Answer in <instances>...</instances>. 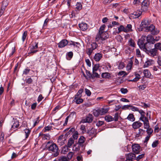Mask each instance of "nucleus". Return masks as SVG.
Wrapping results in <instances>:
<instances>
[{
    "instance_id": "nucleus-1",
    "label": "nucleus",
    "mask_w": 161,
    "mask_h": 161,
    "mask_svg": "<svg viewBox=\"0 0 161 161\" xmlns=\"http://www.w3.org/2000/svg\"><path fill=\"white\" fill-rule=\"evenodd\" d=\"M98 47V45L96 42H92L91 44L87 45L86 47V53L90 57L93 51L95 50Z\"/></svg>"
},
{
    "instance_id": "nucleus-2",
    "label": "nucleus",
    "mask_w": 161,
    "mask_h": 161,
    "mask_svg": "<svg viewBox=\"0 0 161 161\" xmlns=\"http://www.w3.org/2000/svg\"><path fill=\"white\" fill-rule=\"evenodd\" d=\"M141 114L140 120L143 122L144 125V128H147L148 127L149 122L147 118L145 116V112L142 110H141L139 112Z\"/></svg>"
},
{
    "instance_id": "nucleus-3",
    "label": "nucleus",
    "mask_w": 161,
    "mask_h": 161,
    "mask_svg": "<svg viewBox=\"0 0 161 161\" xmlns=\"http://www.w3.org/2000/svg\"><path fill=\"white\" fill-rule=\"evenodd\" d=\"M147 31H149L151 34L153 35H155L158 34L159 32V31L153 24H151L147 27L146 30Z\"/></svg>"
},
{
    "instance_id": "nucleus-4",
    "label": "nucleus",
    "mask_w": 161,
    "mask_h": 161,
    "mask_svg": "<svg viewBox=\"0 0 161 161\" xmlns=\"http://www.w3.org/2000/svg\"><path fill=\"white\" fill-rule=\"evenodd\" d=\"M147 43L145 42V39L143 37L141 38L139 40L137 44L140 48L143 51L147 48Z\"/></svg>"
},
{
    "instance_id": "nucleus-5",
    "label": "nucleus",
    "mask_w": 161,
    "mask_h": 161,
    "mask_svg": "<svg viewBox=\"0 0 161 161\" xmlns=\"http://www.w3.org/2000/svg\"><path fill=\"white\" fill-rule=\"evenodd\" d=\"M48 150L52 152H55V153L54 155L57 156L58 155V148L56 145L54 143L52 144L48 147Z\"/></svg>"
},
{
    "instance_id": "nucleus-6",
    "label": "nucleus",
    "mask_w": 161,
    "mask_h": 161,
    "mask_svg": "<svg viewBox=\"0 0 161 161\" xmlns=\"http://www.w3.org/2000/svg\"><path fill=\"white\" fill-rule=\"evenodd\" d=\"M150 5L148 0H144L142 3L141 10L143 11L148 10Z\"/></svg>"
},
{
    "instance_id": "nucleus-7",
    "label": "nucleus",
    "mask_w": 161,
    "mask_h": 161,
    "mask_svg": "<svg viewBox=\"0 0 161 161\" xmlns=\"http://www.w3.org/2000/svg\"><path fill=\"white\" fill-rule=\"evenodd\" d=\"M144 51L152 57H154L157 55V51L154 48L150 49L149 48L147 47Z\"/></svg>"
},
{
    "instance_id": "nucleus-8",
    "label": "nucleus",
    "mask_w": 161,
    "mask_h": 161,
    "mask_svg": "<svg viewBox=\"0 0 161 161\" xmlns=\"http://www.w3.org/2000/svg\"><path fill=\"white\" fill-rule=\"evenodd\" d=\"M93 119V117L92 115L91 114H89L85 118L82 119L80 122L81 123H90L92 122Z\"/></svg>"
},
{
    "instance_id": "nucleus-9",
    "label": "nucleus",
    "mask_w": 161,
    "mask_h": 161,
    "mask_svg": "<svg viewBox=\"0 0 161 161\" xmlns=\"http://www.w3.org/2000/svg\"><path fill=\"white\" fill-rule=\"evenodd\" d=\"M100 35V36H99L98 37L99 38V39H97V36H96L95 39L96 41L98 42L100 40L103 41L108 37V34L107 32L102 33V34H101Z\"/></svg>"
},
{
    "instance_id": "nucleus-10",
    "label": "nucleus",
    "mask_w": 161,
    "mask_h": 161,
    "mask_svg": "<svg viewBox=\"0 0 161 161\" xmlns=\"http://www.w3.org/2000/svg\"><path fill=\"white\" fill-rule=\"evenodd\" d=\"M147 41L148 43H149V45L150 46L155 43V41H157L158 40L154 38L151 35L149 34L146 37Z\"/></svg>"
},
{
    "instance_id": "nucleus-11",
    "label": "nucleus",
    "mask_w": 161,
    "mask_h": 161,
    "mask_svg": "<svg viewBox=\"0 0 161 161\" xmlns=\"http://www.w3.org/2000/svg\"><path fill=\"white\" fill-rule=\"evenodd\" d=\"M150 22L148 19H143L142 20L140 25V26L142 28H146V30L147 29V27H148V25H150Z\"/></svg>"
},
{
    "instance_id": "nucleus-12",
    "label": "nucleus",
    "mask_w": 161,
    "mask_h": 161,
    "mask_svg": "<svg viewBox=\"0 0 161 161\" xmlns=\"http://www.w3.org/2000/svg\"><path fill=\"white\" fill-rule=\"evenodd\" d=\"M133 152L135 153L138 154L140 151V146L138 144H134L132 146Z\"/></svg>"
},
{
    "instance_id": "nucleus-13",
    "label": "nucleus",
    "mask_w": 161,
    "mask_h": 161,
    "mask_svg": "<svg viewBox=\"0 0 161 161\" xmlns=\"http://www.w3.org/2000/svg\"><path fill=\"white\" fill-rule=\"evenodd\" d=\"M115 29V31H114L113 32V34L114 35H116L117 34H119L120 32L123 31L125 32V27L123 25H120L119 27H118V31H117L116 28H114Z\"/></svg>"
},
{
    "instance_id": "nucleus-14",
    "label": "nucleus",
    "mask_w": 161,
    "mask_h": 161,
    "mask_svg": "<svg viewBox=\"0 0 161 161\" xmlns=\"http://www.w3.org/2000/svg\"><path fill=\"white\" fill-rule=\"evenodd\" d=\"M38 48V43H35V45H32L30 47V52L28 53V54L33 53H36L37 50H35Z\"/></svg>"
},
{
    "instance_id": "nucleus-15",
    "label": "nucleus",
    "mask_w": 161,
    "mask_h": 161,
    "mask_svg": "<svg viewBox=\"0 0 161 161\" xmlns=\"http://www.w3.org/2000/svg\"><path fill=\"white\" fill-rule=\"evenodd\" d=\"M68 44V41L66 39H63L60 41L58 44V47L59 48H63L66 46Z\"/></svg>"
},
{
    "instance_id": "nucleus-16",
    "label": "nucleus",
    "mask_w": 161,
    "mask_h": 161,
    "mask_svg": "<svg viewBox=\"0 0 161 161\" xmlns=\"http://www.w3.org/2000/svg\"><path fill=\"white\" fill-rule=\"evenodd\" d=\"M143 74L145 77L147 78L152 79L153 78V76L151 75L150 71L148 69H145L143 71Z\"/></svg>"
},
{
    "instance_id": "nucleus-17",
    "label": "nucleus",
    "mask_w": 161,
    "mask_h": 161,
    "mask_svg": "<svg viewBox=\"0 0 161 161\" xmlns=\"http://www.w3.org/2000/svg\"><path fill=\"white\" fill-rule=\"evenodd\" d=\"M142 13V11L139 10L134 12L131 14L133 15L132 17L134 18H137L141 16Z\"/></svg>"
},
{
    "instance_id": "nucleus-18",
    "label": "nucleus",
    "mask_w": 161,
    "mask_h": 161,
    "mask_svg": "<svg viewBox=\"0 0 161 161\" xmlns=\"http://www.w3.org/2000/svg\"><path fill=\"white\" fill-rule=\"evenodd\" d=\"M105 27L106 26L105 25H103L100 27L98 34L97 35V39H99V38L98 37L100 36V35L101 34L106 32V31H105Z\"/></svg>"
},
{
    "instance_id": "nucleus-19",
    "label": "nucleus",
    "mask_w": 161,
    "mask_h": 161,
    "mask_svg": "<svg viewBox=\"0 0 161 161\" xmlns=\"http://www.w3.org/2000/svg\"><path fill=\"white\" fill-rule=\"evenodd\" d=\"M79 26L80 29L82 31H85L87 30L88 28L87 25L84 22L79 24Z\"/></svg>"
},
{
    "instance_id": "nucleus-20",
    "label": "nucleus",
    "mask_w": 161,
    "mask_h": 161,
    "mask_svg": "<svg viewBox=\"0 0 161 161\" xmlns=\"http://www.w3.org/2000/svg\"><path fill=\"white\" fill-rule=\"evenodd\" d=\"M133 58V57H132L130 58V60H129L128 62V63L126 66V70L127 71L130 70L132 68L133 64V62L131 59Z\"/></svg>"
},
{
    "instance_id": "nucleus-21",
    "label": "nucleus",
    "mask_w": 161,
    "mask_h": 161,
    "mask_svg": "<svg viewBox=\"0 0 161 161\" xmlns=\"http://www.w3.org/2000/svg\"><path fill=\"white\" fill-rule=\"evenodd\" d=\"M142 125V124L138 121L133 122L132 125V126L134 129H137L141 126Z\"/></svg>"
},
{
    "instance_id": "nucleus-22",
    "label": "nucleus",
    "mask_w": 161,
    "mask_h": 161,
    "mask_svg": "<svg viewBox=\"0 0 161 161\" xmlns=\"http://www.w3.org/2000/svg\"><path fill=\"white\" fill-rule=\"evenodd\" d=\"M154 63V61L153 60L149 59L145 62L144 65V67H148L149 66H151V65L153 64Z\"/></svg>"
},
{
    "instance_id": "nucleus-23",
    "label": "nucleus",
    "mask_w": 161,
    "mask_h": 161,
    "mask_svg": "<svg viewBox=\"0 0 161 161\" xmlns=\"http://www.w3.org/2000/svg\"><path fill=\"white\" fill-rule=\"evenodd\" d=\"M102 56L103 55L101 53H96L94 56V59L96 61H99L102 58Z\"/></svg>"
},
{
    "instance_id": "nucleus-24",
    "label": "nucleus",
    "mask_w": 161,
    "mask_h": 161,
    "mask_svg": "<svg viewBox=\"0 0 161 161\" xmlns=\"http://www.w3.org/2000/svg\"><path fill=\"white\" fill-rule=\"evenodd\" d=\"M136 158V155L132 153H129L126 154V158L128 160H132Z\"/></svg>"
},
{
    "instance_id": "nucleus-25",
    "label": "nucleus",
    "mask_w": 161,
    "mask_h": 161,
    "mask_svg": "<svg viewBox=\"0 0 161 161\" xmlns=\"http://www.w3.org/2000/svg\"><path fill=\"white\" fill-rule=\"evenodd\" d=\"M109 109V108H103L101 109H99L100 114L101 115L104 114L108 112Z\"/></svg>"
},
{
    "instance_id": "nucleus-26",
    "label": "nucleus",
    "mask_w": 161,
    "mask_h": 161,
    "mask_svg": "<svg viewBox=\"0 0 161 161\" xmlns=\"http://www.w3.org/2000/svg\"><path fill=\"white\" fill-rule=\"evenodd\" d=\"M111 73L108 72L103 73L101 74V76L103 78L110 79L111 78Z\"/></svg>"
},
{
    "instance_id": "nucleus-27",
    "label": "nucleus",
    "mask_w": 161,
    "mask_h": 161,
    "mask_svg": "<svg viewBox=\"0 0 161 161\" xmlns=\"http://www.w3.org/2000/svg\"><path fill=\"white\" fill-rule=\"evenodd\" d=\"M83 89H80L75 95V99L81 97H82V93L83 92Z\"/></svg>"
},
{
    "instance_id": "nucleus-28",
    "label": "nucleus",
    "mask_w": 161,
    "mask_h": 161,
    "mask_svg": "<svg viewBox=\"0 0 161 161\" xmlns=\"http://www.w3.org/2000/svg\"><path fill=\"white\" fill-rule=\"evenodd\" d=\"M85 140L86 139L84 136H81L79 139L78 143L80 146H81L84 143Z\"/></svg>"
},
{
    "instance_id": "nucleus-29",
    "label": "nucleus",
    "mask_w": 161,
    "mask_h": 161,
    "mask_svg": "<svg viewBox=\"0 0 161 161\" xmlns=\"http://www.w3.org/2000/svg\"><path fill=\"white\" fill-rule=\"evenodd\" d=\"M135 77L132 80H130L129 81L136 82L139 80L140 77V75L138 74H137L136 72H135Z\"/></svg>"
},
{
    "instance_id": "nucleus-30",
    "label": "nucleus",
    "mask_w": 161,
    "mask_h": 161,
    "mask_svg": "<svg viewBox=\"0 0 161 161\" xmlns=\"http://www.w3.org/2000/svg\"><path fill=\"white\" fill-rule=\"evenodd\" d=\"M126 119L129 120L131 122L134 121L135 120V118L134 115L131 114H129Z\"/></svg>"
},
{
    "instance_id": "nucleus-31",
    "label": "nucleus",
    "mask_w": 161,
    "mask_h": 161,
    "mask_svg": "<svg viewBox=\"0 0 161 161\" xmlns=\"http://www.w3.org/2000/svg\"><path fill=\"white\" fill-rule=\"evenodd\" d=\"M132 25L130 24H128L125 27V32H129L132 31Z\"/></svg>"
},
{
    "instance_id": "nucleus-32",
    "label": "nucleus",
    "mask_w": 161,
    "mask_h": 161,
    "mask_svg": "<svg viewBox=\"0 0 161 161\" xmlns=\"http://www.w3.org/2000/svg\"><path fill=\"white\" fill-rule=\"evenodd\" d=\"M105 120L108 122H109L114 120V118L111 116L108 115L105 116Z\"/></svg>"
},
{
    "instance_id": "nucleus-33",
    "label": "nucleus",
    "mask_w": 161,
    "mask_h": 161,
    "mask_svg": "<svg viewBox=\"0 0 161 161\" xmlns=\"http://www.w3.org/2000/svg\"><path fill=\"white\" fill-rule=\"evenodd\" d=\"M19 125V121L16 119H14V123L13 125L12 126L13 128H18Z\"/></svg>"
},
{
    "instance_id": "nucleus-34",
    "label": "nucleus",
    "mask_w": 161,
    "mask_h": 161,
    "mask_svg": "<svg viewBox=\"0 0 161 161\" xmlns=\"http://www.w3.org/2000/svg\"><path fill=\"white\" fill-rule=\"evenodd\" d=\"M74 141L72 137L69 138L68 141L67 146L69 147H70L74 143Z\"/></svg>"
},
{
    "instance_id": "nucleus-35",
    "label": "nucleus",
    "mask_w": 161,
    "mask_h": 161,
    "mask_svg": "<svg viewBox=\"0 0 161 161\" xmlns=\"http://www.w3.org/2000/svg\"><path fill=\"white\" fill-rule=\"evenodd\" d=\"M128 43L130 46L132 47H135L136 45L134 41L131 38H130L129 40Z\"/></svg>"
},
{
    "instance_id": "nucleus-36",
    "label": "nucleus",
    "mask_w": 161,
    "mask_h": 161,
    "mask_svg": "<svg viewBox=\"0 0 161 161\" xmlns=\"http://www.w3.org/2000/svg\"><path fill=\"white\" fill-rule=\"evenodd\" d=\"M73 56V53L72 52H68L66 53V57L68 60H70Z\"/></svg>"
},
{
    "instance_id": "nucleus-37",
    "label": "nucleus",
    "mask_w": 161,
    "mask_h": 161,
    "mask_svg": "<svg viewBox=\"0 0 161 161\" xmlns=\"http://www.w3.org/2000/svg\"><path fill=\"white\" fill-rule=\"evenodd\" d=\"M144 128L147 129L146 132L148 134V135L151 136L153 132V130L151 128H150L149 124L148 125V127L147 128Z\"/></svg>"
},
{
    "instance_id": "nucleus-38",
    "label": "nucleus",
    "mask_w": 161,
    "mask_h": 161,
    "mask_svg": "<svg viewBox=\"0 0 161 161\" xmlns=\"http://www.w3.org/2000/svg\"><path fill=\"white\" fill-rule=\"evenodd\" d=\"M24 132L25 135V139L27 138L30 135L31 130L29 129H25L24 130Z\"/></svg>"
},
{
    "instance_id": "nucleus-39",
    "label": "nucleus",
    "mask_w": 161,
    "mask_h": 161,
    "mask_svg": "<svg viewBox=\"0 0 161 161\" xmlns=\"http://www.w3.org/2000/svg\"><path fill=\"white\" fill-rule=\"evenodd\" d=\"M82 5L80 3L77 2L75 5V9L78 11H79L82 8Z\"/></svg>"
},
{
    "instance_id": "nucleus-40",
    "label": "nucleus",
    "mask_w": 161,
    "mask_h": 161,
    "mask_svg": "<svg viewBox=\"0 0 161 161\" xmlns=\"http://www.w3.org/2000/svg\"><path fill=\"white\" fill-rule=\"evenodd\" d=\"M27 33V31H25L23 33L22 36V40L23 42H24L25 41L26 38Z\"/></svg>"
},
{
    "instance_id": "nucleus-41",
    "label": "nucleus",
    "mask_w": 161,
    "mask_h": 161,
    "mask_svg": "<svg viewBox=\"0 0 161 161\" xmlns=\"http://www.w3.org/2000/svg\"><path fill=\"white\" fill-rule=\"evenodd\" d=\"M93 114L96 117H98L100 114L99 109L98 110L94 109L93 110Z\"/></svg>"
},
{
    "instance_id": "nucleus-42",
    "label": "nucleus",
    "mask_w": 161,
    "mask_h": 161,
    "mask_svg": "<svg viewBox=\"0 0 161 161\" xmlns=\"http://www.w3.org/2000/svg\"><path fill=\"white\" fill-rule=\"evenodd\" d=\"M52 128V126H51L48 125L45 127L42 131L43 132H45L47 131H49Z\"/></svg>"
},
{
    "instance_id": "nucleus-43",
    "label": "nucleus",
    "mask_w": 161,
    "mask_h": 161,
    "mask_svg": "<svg viewBox=\"0 0 161 161\" xmlns=\"http://www.w3.org/2000/svg\"><path fill=\"white\" fill-rule=\"evenodd\" d=\"M125 67V64L122 62H119L118 69H123Z\"/></svg>"
},
{
    "instance_id": "nucleus-44",
    "label": "nucleus",
    "mask_w": 161,
    "mask_h": 161,
    "mask_svg": "<svg viewBox=\"0 0 161 161\" xmlns=\"http://www.w3.org/2000/svg\"><path fill=\"white\" fill-rule=\"evenodd\" d=\"M95 77L99 78L100 75L96 72H92V74L91 75V78L94 79Z\"/></svg>"
},
{
    "instance_id": "nucleus-45",
    "label": "nucleus",
    "mask_w": 161,
    "mask_h": 161,
    "mask_svg": "<svg viewBox=\"0 0 161 161\" xmlns=\"http://www.w3.org/2000/svg\"><path fill=\"white\" fill-rule=\"evenodd\" d=\"M78 133L77 131H76L73 134L72 136V138L74 140H76L78 137Z\"/></svg>"
},
{
    "instance_id": "nucleus-46",
    "label": "nucleus",
    "mask_w": 161,
    "mask_h": 161,
    "mask_svg": "<svg viewBox=\"0 0 161 161\" xmlns=\"http://www.w3.org/2000/svg\"><path fill=\"white\" fill-rule=\"evenodd\" d=\"M75 103L77 104H80L83 102V100L80 97H79L78 98H76V99H75Z\"/></svg>"
},
{
    "instance_id": "nucleus-47",
    "label": "nucleus",
    "mask_w": 161,
    "mask_h": 161,
    "mask_svg": "<svg viewBox=\"0 0 161 161\" xmlns=\"http://www.w3.org/2000/svg\"><path fill=\"white\" fill-rule=\"evenodd\" d=\"M130 109L133 111H138L139 112L140 110L139 109V108L133 106L132 105H131Z\"/></svg>"
},
{
    "instance_id": "nucleus-48",
    "label": "nucleus",
    "mask_w": 161,
    "mask_h": 161,
    "mask_svg": "<svg viewBox=\"0 0 161 161\" xmlns=\"http://www.w3.org/2000/svg\"><path fill=\"white\" fill-rule=\"evenodd\" d=\"M69 147L67 146H64L63 147L62 150V153L64 154H65L69 151Z\"/></svg>"
},
{
    "instance_id": "nucleus-49",
    "label": "nucleus",
    "mask_w": 161,
    "mask_h": 161,
    "mask_svg": "<svg viewBox=\"0 0 161 161\" xmlns=\"http://www.w3.org/2000/svg\"><path fill=\"white\" fill-rule=\"evenodd\" d=\"M161 45V43H156L154 45L155 47L154 49L157 51L158 49H159Z\"/></svg>"
},
{
    "instance_id": "nucleus-50",
    "label": "nucleus",
    "mask_w": 161,
    "mask_h": 161,
    "mask_svg": "<svg viewBox=\"0 0 161 161\" xmlns=\"http://www.w3.org/2000/svg\"><path fill=\"white\" fill-rule=\"evenodd\" d=\"M99 67V64L95 65L92 68V72H95L97 71L98 70Z\"/></svg>"
},
{
    "instance_id": "nucleus-51",
    "label": "nucleus",
    "mask_w": 161,
    "mask_h": 161,
    "mask_svg": "<svg viewBox=\"0 0 161 161\" xmlns=\"http://www.w3.org/2000/svg\"><path fill=\"white\" fill-rule=\"evenodd\" d=\"M130 105H125L122 107V109L124 110L130 109Z\"/></svg>"
},
{
    "instance_id": "nucleus-52",
    "label": "nucleus",
    "mask_w": 161,
    "mask_h": 161,
    "mask_svg": "<svg viewBox=\"0 0 161 161\" xmlns=\"http://www.w3.org/2000/svg\"><path fill=\"white\" fill-rule=\"evenodd\" d=\"M95 131L94 129H92L91 130H89L87 132V133L89 135L95 136L94 132Z\"/></svg>"
},
{
    "instance_id": "nucleus-53",
    "label": "nucleus",
    "mask_w": 161,
    "mask_h": 161,
    "mask_svg": "<svg viewBox=\"0 0 161 161\" xmlns=\"http://www.w3.org/2000/svg\"><path fill=\"white\" fill-rule=\"evenodd\" d=\"M59 161H69L67 157H61L59 159Z\"/></svg>"
},
{
    "instance_id": "nucleus-54",
    "label": "nucleus",
    "mask_w": 161,
    "mask_h": 161,
    "mask_svg": "<svg viewBox=\"0 0 161 161\" xmlns=\"http://www.w3.org/2000/svg\"><path fill=\"white\" fill-rule=\"evenodd\" d=\"M158 144V140L156 141L153 142L152 144V147L153 148L155 147Z\"/></svg>"
},
{
    "instance_id": "nucleus-55",
    "label": "nucleus",
    "mask_w": 161,
    "mask_h": 161,
    "mask_svg": "<svg viewBox=\"0 0 161 161\" xmlns=\"http://www.w3.org/2000/svg\"><path fill=\"white\" fill-rule=\"evenodd\" d=\"M74 154L73 153L69 152L67 155L68 158L69 160L70 159H71L72 158Z\"/></svg>"
},
{
    "instance_id": "nucleus-56",
    "label": "nucleus",
    "mask_w": 161,
    "mask_h": 161,
    "mask_svg": "<svg viewBox=\"0 0 161 161\" xmlns=\"http://www.w3.org/2000/svg\"><path fill=\"white\" fill-rule=\"evenodd\" d=\"M49 21V19H48V18H47L44 21V24L43 25V28H46L47 26V23Z\"/></svg>"
},
{
    "instance_id": "nucleus-57",
    "label": "nucleus",
    "mask_w": 161,
    "mask_h": 161,
    "mask_svg": "<svg viewBox=\"0 0 161 161\" xmlns=\"http://www.w3.org/2000/svg\"><path fill=\"white\" fill-rule=\"evenodd\" d=\"M120 91L123 94H125L128 92V90L126 88H122Z\"/></svg>"
},
{
    "instance_id": "nucleus-58",
    "label": "nucleus",
    "mask_w": 161,
    "mask_h": 161,
    "mask_svg": "<svg viewBox=\"0 0 161 161\" xmlns=\"http://www.w3.org/2000/svg\"><path fill=\"white\" fill-rule=\"evenodd\" d=\"M30 70V69L27 68L24 69L23 72V74L24 75H26L29 73Z\"/></svg>"
},
{
    "instance_id": "nucleus-59",
    "label": "nucleus",
    "mask_w": 161,
    "mask_h": 161,
    "mask_svg": "<svg viewBox=\"0 0 161 161\" xmlns=\"http://www.w3.org/2000/svg\"><path fill=\"white\" fill-rule=\"evenodd\" d=\"M136 55L137 57H139L141 56L140 51L139 49H136Z\"/></svg>"
},
{
    "instance_id": "nucleus-60",
    "label": "nucleus",
    "mask_w": 161,
    "mask_h": 161,
    "mask_svg": "<svg viewBox=\"0 0 161 161\" xmlns=\"http://www.w3.org/2000/svg\"><path fill=\"white\" fill-rule=\"evenodd\" d=\"M104 124L103 121L99 120L98 122L96 124V125L98 127H99L103 125Z\"/></svg>"
},
{
    "instance_id": "nucleus-61",
    "label": "nucleus",
    "mask_w": 161,
    "mask_h": 161,
    "mask_svg": "<svg viewBox=\"0 0 161 161\" xmlns=\"http://www.w3.org/2000/svg\"><path fill=\"white\" fill-rule=\"evenodd\" d=\"M86 94L88 96H90L91 94V92L90 90L86 88L85 89Z\"/></svg>"
},
{
    "instance_id": "nucleus-62",
    "label": "nucleus",
    "mask_w": 161,
    "mask_h": 161,
    "mask_svg": "<svg viewBox=\"0 0 161 161\" xmlns=\"http://www.w3.org/2000/svg\"><path fill=\"white\" fill-rule=\"evenodd\" d=\"M42 135L45 139H49L50 138V136L49 134H42Z\"/></svg>"
},
{
    "instance_id": "nucleus-63",
    "label": "nucleus",
    "mask_w": 161,
    "mask_h": 161,
    "mask_svg": "<svg viewBox=\"0 0 161 161\" xmlns=\"http://www.w3.org/2000/svg\"><path fill=\"white\" fill-rule=\"evenodd\" d=\"M119 118V114L118 113H116L115 114L114 120L115 121H117Z\"/></svg>"
},
{
    "instance_id": "nucleus-64",
    "label": "nucleus",
    "mask_w": 161,
    "mask_h": 161,
    "mask_svg": "<svg viewBox=\"0 0 161 161\" xmlns=\"http://www.w3.org/2000/svg\"><path fill=\"white\" fill-rule=\"evenodd\" d=\"M57 142L58 143L59 145L60 146H62L63 145L64 143V140H58Z\"/></svg>"
}]
</instances>
